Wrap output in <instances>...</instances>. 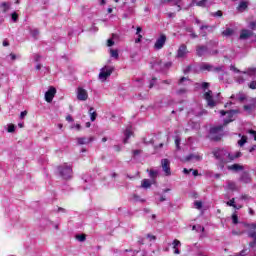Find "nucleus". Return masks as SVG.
<instances>
[{"label":"nucleus","instance_id":"obj_22","mask_svg":"<svg viewBox=\"0 0 256 256\" xmlns=\"http://www.w3.org/2000/svg\"><path fill=\"white\" fill-rule=\"evenodd\" d=\"M243 154L240 151H237L235 153H229L228 152V159L229 161H235V159H239Z\"/></svg>","mask_w":256,"mask_h":256},{"label":"nucleus","instance_id":"obj_59","mask_svg":"<svg viewBox=\"0 0 256 256\" xmlns=\"http://www.w3.org/2000/svg\"><path fill=\"white\" fill-rule=\"evenodd\" d=\"M19 18V16L17 15V13H12V21L17 22V19Z\"/></svg>","mask_w":256,"mask_h":256},{"label":"nucleus","instance_id":"obj_37","mask_svg":"<svg viewBox=\"0 0 256 256\" xmlns=\"http://www.w3.org/2000/svg\"><path fill=\"white\" fill-rule=\"evenodd\" d=\"M181 138L179 137H176L175 138V146H176V149L179 151V149H181Z\"/></svg>","mask_w":256,"mask_h":256},{"label":"nucleus","instance_id":"obj_44","mask_svg":"<svg viewBox=\"0 0 256 256\" xmlns=\"http://www.w3.org/2000/svg\"><path fill=\"white\" fill-rule=\"evenodd\" d=\"M7 131H8V133H14L15 132V125H13V124L8 125Z\"/></svg>","mask_w":256,"mask_h":256},{"label":"nucleus","instance_id":"obj_6","mask_svg":"<svg viewBox=\"0 0 256 256\" xmlns=\"http://www.w3.org/2000/svg\"><path fill=\"white\" fill-rule=\"evenodd\" d=\"M115 71V67L113 66H104L99 73V79L102 81V83H105L107 81L108 77H111V74Z\"/></svg>","mask_w":256,"mask_h":256},{"label":"nucleus","instance_id":"obj_2","mask_svg":"<svg viewBox=\"0 0 256 256\" xmlns=\"http://www.w3.org/2000/svg\"><path fill=\"white\" fill-rule=\"evenodd\" d=\"M200 70L201 71H211L214 73H221V75L219 76L220 81H223V75H225V70H223V66H218L215 67L209 63H202L200 65Z\"/></svg>","mask_w":256,"mask_h":256},{"label":"nucleus","instance_id":"obj_55","mask_svg":"<svg viewBox=\"0 0 256 256\" xmlns=\"http://www.w3.org/2000/svg\"><path fill=\"white\" fill-rule=\"evenodd\" d=\"M99 31V29L97 28V26L93 25L91 28H90V33H97Z\"/></svg>","mask_w":256,"mask_h":256},{"label":"nucleus","instance_id":"obj_39","mask_svg":"<svg viewBox=\"0 0 256 256\" xmlns=\"http://www.w3.org/2000/svg\"><path fill=\"white\" fill-rule=\"evenodd\" d=\"M77 241H80V243H83L85 241L86 236L84 234L76 235Z\"/></svg>","mask_w":256,"mask_h":256},{"label":"nucleus","instance_id":"obj_48","mask_svg":"<svg viewBox=\"0 0 256 256\" xmlns=\"http://www.w3.org/2000/svg\"><path fill=\"white\" fill-rule=\"evenodd\" d=\"M232 221H233L234 225H237V223H239V218L237 217V214H234L232 216Z\"/></svg>","mask_w":256,"mask_h":256},{"label":"nucleus","instance_id":"obj_1","mask_svg":"<svg viewBox=\"0 0 256 256\" xmlns=\"http://www.w3.org/2000/svg\"><path fill=\"white\" fill-rule=\"evenodd\" d=\"M256 68H248L246 71L241 72L240 75L235 76V81L239 85H243L245 81L249 80V77H255Z\"/></svg>","mask_w":256,"mask_h":256},{"label":"nucleus","instance_id":"obj_54","mask_svg":"<svg viewBox=\"0 0 256 256\" xmlns=\"http://www.w3.org/2000/svg\"><path fill=\"white\" fill-rule=\"evenodd\" d=\"M156 82H157V78H153V79L150 81L149 88H150V89H153V86L155 85Z\"/></svg>","mask_w":256,"mask_h":256},{"label":"nucleus","instance_id":"obj_5","mask_svg":"<svg viewBox=\"0 0 256 256\" xmlns=\"http://www.w3.org/2000/svg\"><path fill=\"white\" fill-rule=\"evenodd\" d=\"M223 137V126H214L210 129L209 138L212 141H219Z\"/></svg>","mask_w":256,"mask_h":256},{"label":"nucleus","instance_id":"obj_28","mask_svg":"<svg viewBox=\"0 0 256 256\" xmlns=\"http://www.w3.org/2000/svg\"><path fill=\"white\" fill-rule=\"evenodd\" d=\"M158 175H159L158 170H150L149 171V177L152 178V183H155V179H157Z\"/></svg>","mask_w":256,"mask_h":256},{"label":"nucleus","instance_id":"obj_4","mask_svg":"<svg viewBox=\"0 0 256 256\" xmlns=\"http://www.w3.org/2000/svg\"><path fill=\"white\" fill-rule=\"evenodd\" d=\"M218 50H209V47L206 45H197L196 46V55L197 57H205L207 55H217Z\"/></svg>","mask_w":256,"mask_h":256},{"label":"nucleus","instance_id":"obj_29","mask_svg":"<svg viewBox=\"0 0 256 256\" xmlns=\"http://www.w3.org/2000/svg\"><path fill=\"white\" fill-rule=\"evenodd\" d=\"M231 99H236L237 101H245V94L243 93H238V94H233L231 96Z\"/></svg>","mask_w":256,"mask_h":256},{"label":"nucleus","instance_id":"obj_42","mask_svg":"<svg viewBox=\"0 0 256 256\" xmlns=\"http://www.w3.org/2000/svg\"><path fill=\"white\" fill-rule=\"evenodd\" d=\"M184 83H189V80L187 77H182L179 82L178 85H184Z\"/></svg>","mask_w":256,"mask_h":256},{"label":"nucleus","instance_id":"obj_9","mask_svg":"<svg viewBox=\"0 0 256 256\" xmlns=\"http://www.w3.org/2000/svg\"><path fill=\"white\" fill-rule=\"evenodd\" d=\"M76 95L78 101H87L89 99V93L83 87L77 88Z\"/></svg>","mask_w":256,"mask_h":256},{"label":"nucleus","instance_id":"obj_12","mask_svg":"<svg viewBox=\"0 0 256 256\" xmlns=\"http://www.w3.org/2000/svg\"><path fill=\"white\" fill-rule=\"evenodd\" d=\"M55 93H57V89H55V87H50L45 93V101H47V103H51V101H53V97H55Z\"/></svg>","mask_w":256,"mask_h":256},{"label":"nucleus","instance_id":"obj_38","mask_svg":"<svg viewBox=\"0 0 256 256\" xmlns=\"http://www.w3.org/2000/svg\"><path fill=\"white\" fill-rule=\"evenodd\" d=\"M245 227H247V229H249V231H255L256 223L246 224Z\"/></svg>","mask_w":256,"mask_h":256},{"label":"nucleus","instance_id":"obj_34","mask_svg":"<svg viewBox=\"0 0 256 256\" xmlns=\"http://www.w3.org/2000/svg\"><path fill=\"white\" fill-rule=\"evenodd\" d=\"M254 109H255L254 105H245L244 106V111H246L247 113H251Z\"/></svg>","mask_w":256,"mask_h":256},{"label":"nucleus","instance_id":"obj_41","mask_svg":"<svg viewBox=\"0 0 256 256\" xmlns=\"http://www.w3.org/2000/svg\"><path fill=\"white\" fill-rule=\"evenodd\" d=\"M247 7V2H241L238 6V9L240 11H245V8Z\"/></svg>","mask_w":256,"mask_h":256},{"label":"nucleus","instance_id":"obj_46","mask_svg":"<svg viewBox=\"0 0 256 256\" xmlns=\"http://www.w3.org/2000/svg\"><path fill=\"white\" fill-rule=\"evenodd\" d=\"M198 87H202V89H207L209 87V83L203 82L202 84H196Z\"/></svg>","mask_w":256,"mask_h":256},{"label":"nucleus","instance_id":"obj_50","mask_svg":"<svg viewBox=\"0 0 256 256\" xmlns=\"http://www.w3.org/2000/svg\"><path fill=\"white\" fill-rule=\"evenodd\" d=\"M249 89H256V81H252L248 85Z\"/></svg>","mask_w":256,"mask_h":256},{"label":"nucleus","instance_id":"obj_16","mask_svg":"<svg viewBox=\"0 0 256 256\" xmlns=\"http://www.w3.org/2000/svg\"><path fill=\"white\" fill-rule=\"evenodd\" d=\"M133 135V127L131 126H128L125 131H124V140L123 142L124 143H128L129 139L132 137Z\"/></svg>","mask_w":256,"mask_h":256},{"label":"nucleus","instance_id":"obj_26","mask_svg":"<svg viewBox=\"0 0 256 256\" xmlns=\"http://www.w3.org/2000/svg\"><path fill=\"white\" fill-rule=\"evenodd\" d=\"M0 9H2L3 13H7L9 9H11V3L9 2H2L0 4Z\"/></svg>","mask_w":256,"mask_h":256},{"label":"nucleus","instance_id":"obj_56","mask_svg":"<svg viewBox=\"0 0 256 256\" xmlns=\"http://www.w3.org/2000/svg\"><path fill=\"white\" fill-rule=\"evenodd\" d=\"M133 157H137L138 155H141V150H134L132 151Z\"/></svg>","mask_w":256,"mask_h":256},{"label":"nucleus","instance_id":"obj_19","mask_svg":"<svg viewBox=\"0 0 256 256\" xmlns=\"http://www.w3.org/2000/svg\"><path fill=\"white\" fill-rule=\"evenodd\" d=\"M160 3L162 5H165V3H174V5H176L177 7V11H181V5H179V3H181V0H161Z\"/></svg>","mask_w":256,"mask_h":256},{"label":"nucleus","instance_id":"obj_33","mask_svg":"<svg viewBox=\"0 0 256 256\" xmlns=\"http://www.w3.org/2000/svg\"><path fill=\"white\" fill-rule=\"evenodd\" d=\"M178 247H181V241H179L178 239L173 240L172 242V248L175 250Z\"/></svg>","mask_w":256,"mask_h":256},{"label":"nucleus","instance_id":"obj_31","mask_svg":"<svg viewBox=\"0 0 256 256\" xmlns=\"http://www.w3.org/2000/svg\"><path fill=\"white\" fill-rule=\"evenodd\" d=\"M109 52H110V57H112L113 59H119V51L118 50L110 48Z\"/></svg>","mask_w":256,"mask_h":256},{"label":"nucleus","instance_id":"obj_15","mask_svg":"<svg viewBox=\"0 0 256 256\" xmlns=\"http://www.w3.org/2000/svg\"><path fill=\"white\" fill-rule=\"evenodd\" d=\"M203 157L199 154H190L186 156L185 161H191V163H197V161H201Z\"/></svg>","mask_w":256,"mask_h":256},{"label":"nucleus","instance_id":"obj_21","mask_svg":"<svg viewBox=\"0 0 256 256\" xmlns=\"http://www.w3.org/2000/svg\"><path fill=\"white\" fill-rule=\"evenodd\" d=\"M225 189L228 191H237V184L234 181L228 180Z\"/></svg>","mask_w":256,"mask_h":256},{"label":"nucleus","instance_id":"obj_10","mask_svg":"<svg viewBox=\"0 0 256 256\" xmlns=\"http://www.w3.org/2000/svg\"><path fill=\"white\" fill-rule=\"evenodd\" d=\"M167 42V36L165 34H161L159 38L156 39L154 44V49L156 51L161 50L162 47H165V43Z\"/></svg>","mask_w":256,"mask_h":256},{"label":"nucleus","instance_id":"obj_63","mask_svg":"<svg viewBox=\"0 0 256 256\" xmlns=\"http://www.w3.org/2000/svg\"><path fill=\"white\" fill-rule=\"evenodd\" d=\"M249 247H251V249L256 247V240H253L252 242L249 243Z\"/></svg>","mask_w":256,"mask_h":256},{"label":"nucleus","instance_id":"obj_52","mask_svg":"<svg viewBox=\"0 0 256 256\" xmlns=\"http://www.w3.org/2000/svg\"><path fill=\"white\" fill-rule=\"evenodd\" d=\"M133 199H134V201H136V202H139V201H140V202L143 203V201H145V200L141 199L139 196H137V194H134Z\"/></svg>","mask_w":256,"mask_h":256},{"label":"nucleus","instance_id":"obj_35","mask_svg":"<svg viewBox=\"0 0 256 256\" xmlns=\"http://www.w3.org/2000/svg\"><path fill=\"white\" fill-rule=\"evenodd\" d=\"M247 143V137L246 136H242L241 139L238 141V145L240 147H243V145H245Z\"/></svg>","mask_w":256,"mask_h":256},{"label":"nucleus","instance_id":"obj_61","mask_svg":"<svg viewBox=\"0 0 256 256\" xmlns=\"http://www.w3.org/2000/svg\"><path fill=\"white\" fill-rule=\"evenodd\" d=\"M230 70L233 71L234 73H241V71L237 69L235 66H230Z\"/></svg>","mask_w":256,"mask_h":256},{"label":"nucleus","instance_id":"obj_43","mask_svg":"<svg viewBox=\"0 0 256 256\" xmlns=\"http://www.w3.org/2000/svg\"><path fill=\"white\" fill-rule=\"evenodd\" d=\"M194 207H195L196 209H201V207H203V202H201V201H195V202H194Z\"/></svg>","mask_w":256,"mask_h":256},{"label":"nucleus","instance_id":"obj_24","mask_svg":"<svg viewBox=\"0 0 256 256\" xmlns=\"http://www.w3.org/2000/svg\"><path fill=\"white\" fill-rule=\"evenodd\" d=\"M253 35V31L242 30L240 33V39H249Z\"/></svg>","mask_w":256,"mask_h":256},{"label":"nucleus","instance_id":"obj_8","mask_svg":"<svg viewBox=\"0 0 256 256\" xmlns=\"http://www.w3.org/2000/svg\"><path fill=\"white\" fill-rule=\"evenodd\" d=\"M213 155L215 157V159H217L218 161H225V158L228 157V153L227 150L225 149H214L213 150Z\"/></svg>","mask_w":256,"mask_h":256},{"label":"nucleus","instance_id":"obj_32","mask_svg":"<svg viewBox=\"0 0 256 256\" xmlns=\"http://www.w3.org/2000/svg\"><path fill=\"white\" fill-rule=\"evenodd\" d=\"M89 113L91 121H95V119H97V113H95L93 107L89 109Z\"/></svg>","mask_w":256,"mask_h":256},{"label":"nucleus","instance_id":"obj_53","mask_svg":"<svg viewBox=\"0 0 256 256\" xmlns=\"http://www.w3.org/2000/svg\"><path fill=\"white\" fill-rule=\"evenodd\" d=\"M196 231L199 233H203V231H205V227L201 226V225H197Z\"/></svg>","mask_w":256,"mask_h":256},{"label":"nucleus","instance_id":"obj_13","mask_svg":"<svg viewBox=\"0 0 256 256\" xmlns=\"http://www.w3.org/2000/svg\"><path fill=\"white\" fill-rule=\"evenodd\" d=\"M151 67L155 71H164L163 61L161 60H155L154 62H151Z\"/></svg>","mask_w":256,"mask_h":256},{"label":"nucleus","instance_id":"obj_49","mask_svg":"<svg viewBox=\"0 0 256 256\" xmlns=\"http://www.w3.org/2000/svg\"><path fill=\"white\" fill-rule=\"evenodd\" d=\"M213 17H223V12L221 10H218L217 12L212 14Z\"/></svg>","mask_w":256,"mask_h":256},{"label":"nucleus","instance_id":"obj_47","mask_svg":"<svg viewBox=\"0 0 256 256\" xmlns=\"http://www.w3.org/2000/svg\"><path fill=\"white\" fill-rule=\"evenodd\" d=\"M185 93H187V89L185 88H181L177 90V95H185Z\"/></svg>","mask_w":256,"mask_h":256},{"label":"nucleus","instance_id":"obj_40","mask_svg":"<svg viewBox=\"0 0 256 256\" xmlns=\"http://www.w3.org/2000/svg\"><path fill=\"white\" fill-rule=\"evenodd\" d=\"M228 207H237V204H235V198H232L230 201L226 203Z\"/></svg>","mask_w":256,"mask_h":256},{"label":"nucleus","instance_id":"obj_60","mask_svg":"<svg viewBox=\"0 0 256 256\" xmlns=\"http://www.w3.org/2000/svg\"><path fill=\"white\" fill-rule=\"evenodd\" d=\"M147 238L150 240V241H155L157 239V237L155 235H151V234H148L147 235Z\"/></svg>","mask_w":256,"mask_h":256},{"label":"nucleus","instance_id":"obj_30","mask_svg":"<svg viewBox=\"0 0 256 256\" xmlns=\"http://www.w3.org/2000/svg\"><path fill=\"white\" fill-rule=\"evenodd\" d=\"M233 33H235V30H233L232 28H226L223 32L222 35L224 37H231V35H233Z\"/></svg>","mask_w":256,"mask_h":256},{"label":"nucleus","instance_id":"obj_25","mask_svg":"<svg viewBox=\"0 0 256 256\" xmlns=\"http://www.w3.org/2000/svg\"><path fill=\"white\" fill-rule=\"evenodd\" d=\"M154 183L155 182H153V180L143 179L141 183V187L143 189H149V187H151V185H153Z\"/></svg>","mask_w":256,"mask_h":256},{"label":"nucleus","instance_id":"obj_7","mask_svg":"<svg viewBox=\"0 0 256 256\" xmlns=\"http://www.w3.org/2000/svg\"><path fill=\"white\" fill-rule=\"evenodd\" d=\"M161 167L164 175L166 177H171V161H169V159L167 158L162 159Z\"/></svg>","mask_w":256,"mask_h":256},{"label":"nucleus","instance_id":"obj_17","mask_svg":"<svg viewBox=\"0 0 256 256\" xmlns=\"http://www.w3.org/2000/svg\"><path fill=\"white\" fill-rule=\"evenodd\" d=\"M187 46L182 44L179 49H178V52H177V57L178 58H183L185 57V55L187 54Z\"/></svg>","mask_w":256,"mask_h":256},{"label":"nucleus","instance_id":"obj_3","mask_svg":"<svg viewBox=\"0 0 256 256\" xmlns=\"http://www.w3.org/2000/svg\"><path fill=\"white\" fill-rule=\"evenodd\" d=\"M58 172L62 176V179H71L73 177V167L67 163L59 166Z\"/></svg>","mask_w":256,"mask_h":256},{"label":"nucleus","instance_id":"obj_64","mask_svg":"<svg viewBox=\"0 0 256 256\" xmlns=\"http://www.w3.org/2000/svg\"><path fill=\"white\" fill-rule=\"evenodd\" d=\"M249 134H250V135H253L254 141H256V131H255V130H250V131H249Z\"/></svg>","mask_w":256,"mask_h":256},{"label":"nucleus","instance_id":"obj_11","mask_svg":"<svg viewBox=\"0 0 256 256\" xmlns=\"http://www.w3.org/2000/svg\"><path fill=\"white\" fill-rule=\"evenodd\" d=\"M221 117H225L227 115L228 119L224 120V125H228V123H231L233 121V115H235V110H230V111H225L222 110L220 111Z\"/></svg>","mask_w":256,"mask_h":256},{"label":"nucleus","instance_id":"obj_36","mask_svg":"<svg viewBox=\"0 0 256 256\" xmlns=\"http://www.w3.org/2000/svg\"><path fill=\"white\" fill-rule=\"evenodd\" d=\"M248 237H250L251 239H254V241H256V231L255 230H249L248 231Z\"/></svg>","mask_w":256,"mask_h":256},{"label":"nucleus","instance_id":"obj_57","mask_svg":"<svg viewBox=\"0 0 256 256\" xmlns=\"http://www.w3.org/2000/svg\"><path fill=\"white\" fill-rule=\"evenodd\" d=\"M113 45H115V42L113 41V39H108L107 46L108 47H113Z\"/></svg>","mask_w":256,"mask_h":256},{"label":"nucleus","instance_id":"obj_58","mask_svg":"<svg viewBox=\"0 0 256 256\" xmlns=\"http://www.w3.org/2000/svg\"><path fill=\"white\" fill-rule=\"evenodd\" d=\"M31 35H32V37H37V35H39V30H37V29L32 30Z\"/></svg>","mask_w":256,"mask_h":256},{"label":"nucleus","instance_id":"obj_18","mask_svg":"<svg viewBox=\"0 0 256 256\" xmlns=\"http://www.w3.org/2000/svg\"><path fill=\"white\" fill-rule=\"evenodd\" d=\"M240 181L242 183H251V175H249V172H243L240 176Z\"/></svg>","mask_w":256,"mask_h":256},{"label":"nucleus","instance_id":"obj_62","mask_svg":"<svg viewBox=\"0 0 256 256\" xmlns=\"http://www.w3.org/2000/svg\"><path fill=\"white\" fill-rule=\"evenodd\" d=\"M25 117H27V111L25 110V111H22L21 113H20V119H25Z\"/></svg>","mask_w":256,"mask_h":256},{"label":"nucleus","instance_id":"obj_51","mask_svg":"<svg viewBox=\"0 0 256 256\" xmlns=\"http://www.w3.org/2000/svg\"><path fill=\"white\" fill-rule=\"evenodd\" d=\"M171 65H173V63H171V62L163 63L164 71H165V69H169V67H171Z\"/></svg>","mask_w":256,"mask_h":256},{"label":"nucleus","instance_id":"obj_45","mask_svg":"<svg viewBox=\"0 0 256 256\" xmlns=\"http://www.w3.org/2000/svg\"><path fill=\"white\" fill-rule=\"evenodd\" d=\"M156 195L159 196L158 201H159L160 203H163V201H167V198H165L164 195H162V194H160V193H157Z\"/></svg>","mask_w":256,"mask_h":256},{"label":"nucleus","instance_id":"obj_23","mask_svg":"<svg viewBox=\"0 0 256 256\" xmlns=\"http://www.w3.org/2000/svg\"><path fill=\"white\" fill-rule=\"evenodd\" d=\"M91 141H93V137L90 138H77V143L78 145H87V143H91Z\"/></svg>","mask_w":256,"mask_h":256},{"label":"nucleus","instance_id":"obj_27","mask_svg":"<svg viewBox=\"0 0 256 256\" xmlns=\"http://www.w3.org/2000/svg\"><path fill=\"white\" fill-rule=\"evenodd\" d=\"M205 3H207V0H192L191 6L205 7Z\"/></svg>","mask_w":256,"mask_h":256},{"label":"nucleus","instance_id":"obj_20","mask_svg":"<svg viewBox=\"0 0 256 256\" xmlns=\"http://www.w3.org/2000/svg\"><path fill=\"white\" fill-rule=\"evenodd\" d=\"M243 169H245V166L240 165V164H232L230 166H228V170L229 171H243Z\"/></svg>","mask_w":256,"mask_h":256},{"label":"nucleus","instance_id":"obj_14","mask_svg":"<svg viewBox=\"0 0 256 256\" xmlns=\"http://www.w3.org/2000/svg\"><path fill=\"white\" fill-rule=\"evenodd\" d=\"M204 99L207 101L209 107H215V101H213V96L211 91H208L204 94Z\"/></svg>","mask_w":256,"mask_h":256}]
</instances>
